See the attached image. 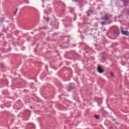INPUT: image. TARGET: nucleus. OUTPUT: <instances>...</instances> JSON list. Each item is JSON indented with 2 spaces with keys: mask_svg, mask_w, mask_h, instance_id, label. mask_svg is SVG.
Returning <instances> with one entry per match:
<instances>
[{
  "mask_svg": "<svg viewBox=\"0 0 129 129\" xmlns=\"http://www.w3.org/2000/svg\"><path fill=\"white\" fill-rule=\"evenodd\" d=\"M121 32L122 35H125V36H129V32L127 31H124L122 28H121Z\"/></svg>",
  "mask_w": 129,
  "mask_h": 129,
  "instance_id": "obj_1",
  "label": "nucleus"
},
{
  "mask_svg": "<svg viewBox=\"0 0 129 129\" xmlns=\"http://www.w3.org/2000/svg\"><path fill=\"white\" fill-rule=\"evenodd\" d=\"M97 70L98 72L100 74L103 73V72H104V70H102V68H101V67H100V66H98Z\"/></svg>",
  "mask_w": 129,
  "mask_h": 129,
  "instance_id": "obj_2",
  "label": "nucleus"
},
{
  "mask_svg": "<svg viewBox=\"0 0 129 129\" xmlns=\"http://www.w3.org/2000/svg\"><path fill=\"white\" fill-rule=\"evenodd\" d=\"M108 20V14H105L104 19H103L104 21H107Z\"/></svg>",
  "mask_w": 129,
  "mask_h": 129,
  "instance_id": "obj_3",
  "label": "nucleus"
},
{
  "mask_svg": "<svg viewBox=\"0 0 129 129\" xmlns=\"http://www.w3.org/2000/svg\"><path fill=\"white\" fill-rule=\"evenodd\" d=\"M94 117H95V118H96V119H99V115H95Z\"/></svg>",
  "mask_w": 129,
  "mask_h": 129,
  "instance_id": "obj_4",
  "label": "nucleus"
},
{
  "mask_svg": "<svg viewBox=\"0 0 129 129\" xmlns=\"http://www.w3.org/2000/svg\"><path fill=\"white\" fill-rule=\"evenodd\" d=\"M110 75L112 77H114V75L113 74V73L111 72L110 73Z\"/></svg>",
  "mask_w": 129,
  "mask_h": 129,
  "instance_id": "obj_5",
  "label": "nucleus"
},
{
  "mask_svg": "<svg viewBox=\"0 0 129 129\" xmlns=\"http://www.w3.org/2000/svg\"><path fill=\"white\" fill-rule=\"evenodd\" d=\"M73 87H70L69 88V90H68V91H70V90H72V89H73Z\"/></svg>",
  "mask_w": 129,
  "mask_h": 129,
  "instance_id": "obj_6",
  "label": "nucleus"
},
{
  "mask_svg": "<svg viewBox=\"0 0 129 129\" xmlns=\"http://www.w3.org/2000/svg\"><path fill=\"white\" fill-rule=\"evenodd\" d=\"M17 12H18V9H16V12L14 13V15H16Z\"/></svg>",
  "mask_w": 129,
  "mask_h": 129,
  "instance_id": "obj_7",
  "label": "nucleus"
},
{
  "mask_svg": "<svg viewBox=\"0 0 129 129\" xmlns=\"http://www.w3.org/2000/svg\"><path fill=\"white\" fill-rule=\"evenodd\" d=\"M101 24H102V25H105L106 24V23H105V22H101Z\"/></svg>",
  "mask_w": 129,
  "mask_h": 129,
  "instance_id": "obj_8",
  "label": "nucleus"
},
{
  "mask_svg": "<svg viewBox=\"0 0 129 129\" xmlns=\"http://www.w3.org/2000/svg\"><path fill=\"white\" fill-rule=\"evenodd\" d=\"M43 3H45V1L44 0H42Z\"/></svg>",
  "mask_w": 129,
  "mask_h": 129,
  "instance_id": "obj_9",
  "label": "nucleus"
},
{
  "mask_svg": "<svg viewBox=\"0 0 129 129\" xmlns=\"http://www.w3.org/2000/svg\"><path fill=\"white\" fill-rule=\"evenodd\" d=\"M88 16H90V14H88Z\"/></svg>",
  "mask_w": 129,
  "mask_h": 129,
  "instance_id": "obj_10",
  "label": "nucleus"
},
{
  "mask_svg": "<svg viewBox=\"0 0 129 129\" xmlns=\"http://www.w3.org/2000/svg\"><path fill=\"white\" fill-rule=\"evenodd\" d=\"M32 106L30 107V108H32Z\"/></svg>",
  "mask_w": 129,
  "mask_h": 129,
  "instance_id": "obj_11",
  "label": "nucleus"
}]
</instances>
